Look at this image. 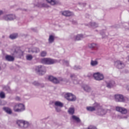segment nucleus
Instances as JSON below:
<instances>
[{
    "mask_svg": "<svg viewBox=\"0 0 129 129\" xmlns=\"http://www.w3.org/2000/svg\"><path fill=\"white\" fill-rule=\"evenodd\" d=\"M87 110H88V111H94L96 110V114L102 116L106 114L108 109H104L102 106H100L98 103H95L93 106L87 107Z\"/></svg>",
    "mask_w": 129,
    "mask_h": 129,
    "instance_id": "1",
    "label": "nucleus"
},
{
    "mask_svg": "<svg viewBox=\"0 0 129 129\" xmlns=\"http://www.w3.org/2000/svg\"><path fill=\"white\" fill-rule=\"evenodd\" d=\"M17 124L20 128L26 129L30 126V123L24 120H18L17 121Z\"/></svg>",
    "mask_w": 129,
    "mask_h": 129,
    "instance_id": "2",
    "label": "nucleus"
},
{
    "mask_svg": "<svg viewBox=\"0 0 129 129\" xmlns=\"http://www.w3.org/2000/svg\"><path fill=\"white\" fill-rule=\"evenodd\" d=\"M25 109V105L22 103L16 104L13 107V110L15 112H22Z\"/></svg>",
    "mask_w": 129,
    "mask_h": 129,
    "instance_id": "3",
    "label": "nucleus"
},
{
    "mask_svg": "<svg viewBox=\"0 0 129 129\" xmlns=\"http://www.w3.org/2000/svg\"><path fill=\"white\" fill-rule=\"evenodd\" d=\"M57 62H58L57 60L50 58H44L41 59V63L46 65H52V64H55V63H57Z\"/></svg>",
    "mask_w": 129,
    "mask_h": 129,
    "instance_id": "4",
    "label": "nucleus"
},
{
    "mask_svg": "<svg viewBox=\"0 0 129 129\" xmlns=\"http://www.w3.org/2000/svg\"><path fill=\"white\" fill-rule=\"evenodd\" d=\"M48 79L49 80V81L53 82V83H54L55 84H58V83L62 82V81L63 80L62 78H59L58 79H57L52 76H49Z\"/></svg>",
    "mask_w": 129,
    "mask_h": 129,
    "instance_id": "5",
    "label": "nucleus"
},
{
    "mask_svg": "<svg viewBox=\"0 0 129 129\" xmlns=\"http://www.w3.org/2000/svg\"><path fill=\"white\" fill-rule=\"evenodd\" d=\"M127 98L123 97L122 95L116 94L115 95V100L117 102H125Z\"/></svg>",
    "mask_w": 129,
    "mask_h": 129,
    "instance_id": "6",
    "label": "nucleus"
},
{
    "mask_svg": "<svg viewBox=\"0 0 129 129\" xmlns=\"http://www.w3.org/2000/svg\"><path fill=\"white\" fill-rule=\"evenodd\" d=\"M3 19L5 21H14L17 19V17L14 14H6L3 16Z\"/></svg>",
    "mask_w": 129,
    "mask_h": 129,
    "instance_id": "7",
    "label": "nucleus"
},
{
    "mask_svg": "<svg viewBox=\"0 0 129 129\" xmlns=\"http://www.w3.org/2000/svg\"><path fill=\"white\" fill-rule=\"evenodd\" d=\"M36 71L38 72L40 75H43L46 73V68L43 66H38L36 68Z\"/></svg>",
    "mask_w": 129,
    "mask_h": 129,
    "instance_id": "8",
    "label": "nucleus"
},
{
    "mask_svg": "<svg viewBox=\"0 0 129 129\" xmlns=\"http://www.w3.org/2000/svg\"><path fill=\"white\" fill-rule=\"evenodd\" d=\"M64 97L69 101H75L76 100V96L71 93H67L64 95Z\"/></svg>",
    "mask_w": 129,
    "mask_h": 129,
    "instance_id": "9",
    "label": "nucleus"
},
{
    "mask_svg": "<svg viewBox=\"0 0 129 129\" xmlns=\"http://www.w3.org/2000/svg\"><path fill=\"white\" fill-rule=\"evenodd\" d=\"M93 77L95 78V80H98L100 81V80H103L104 77L103 75L100 73H95L93 74Z\"/></svg>",
    "mask_w": 129,
    "mask_h": 129,
    "instance_id": "10",
    "label": "nucleus"
},
{
    "mask_svg": "<svg viewBox=\"0 0 129 129\" xmlns=\"http://www.w3.org/2000/svg\"><path fill=\"white\" fill-rule=\"evenodd\" d=\"M115 109L116 111L120 112L122 114H126L127 113V109L124 107L117 106L116 107Z\"/></svg>",
    "mask_w": 129,
    "mask_h": 129,
    "instance_id": "11",
    "label": "nucleus"
},
{
    "mask_svg": "<svg viewBox=\"0 0 129 129\" xmlns=\"http://www.w3.org/2000/svg\"><path fill=\"white\" fill-rule=\"evenodd\" d=\"M115 65L118 69H122L124 67V63L120 60H117L115 62Z\"/></svg>",
    "mask_w": 129,
    "mask_h": 129,
    "instance_id": "12",
    "label": "nucleus"
},
{
    "mask_svg": "<svg viewBox=\"0 0 129 129\" xmlns=\"http://www.w3.org/2000/svg\"><path fill=\"white\" fill-rule=\"evenodd\" d=\"M82 88L84 89L86 92H93V90L91 89V88L87 85H83L82 86Z\"/></svg>",
    "mask_w": 129,
    "mask_h": 129,
    "instance_id": "13",
    "label": "nucleus"
},
{
    "mask_svg": "<svg viewBox=\"0 0 129 129\" xmlns=\"http://www.w3.org/2000/svg\"><path fill=\"white\" fill-rule=\"evenodd\" d=\"M70 77L72 80H73L74 84H78L79 83L77 79V76H76L75 74H71Z\"/></svg>",
    "mask_w": 129,
    "mask_h": 129,
    "instance_id": "14",
    "label": "nucleus"
},
{
    "mask_svg": "<svg viewBox=\"0 0 129 129\" xmlns=\"http://www.w3.org/2000/svg\"><path fill=\"white\" fill-rule=\"evenodd\" d=\"M61 13V15H62V16H64V17H71V16H72L73 15V13H72V12L68 11H62Z\"/></svg>",
    "mask_w": 129,
    "mask_h": 129,
    "instance_id": "15",
    "label": "nucleus"
},
{
    "mask_svg": "<svg viewBox=\"0 0 129 129\" xmlns=\"http://www.w3.org/2000/svg\"><path fill=\"white\" fill-rule=\"evenodd\" d=\"M5 59L6 61H9V62H13V61H15V57L10 55H6Z\"/></svg>",
    "mask_w": 129,
    "mask_h": 129,
    "instance_id": "16",
    "label": "nucleus"
},
{
    "mask_svg": "<svg viewBox=\"0 0 129 129\" xmlns=\"http://www.w3.org/2000/svg\"><path fill=\"white\" fill-rule=\"evenodd\" d=\"M72 118L73 120H74V121H76L77 123H81V120L79 117H77V116L73 115L72 116Z\"/></svg>",
    "mask_w": 129,
    "mask_h": 129,
    "instance_id": "17",
    "label": "nucleus"
},
{
    "mask_svg": "<svg viewBox=\"0 0 129 129\" xmlns=\"http://www.w3.org/2000/svg\"><path fill=\"white\" fill-rule=\"evenodd\" d=\"M115 85V83L113 81H110V82L107 83V87L108 88H112L113 86Z\"/></svg>",
    "mask_w": 129,
    "mask_h": 129,
    "instance_id": "18",
    "label": "nucleus"
},
{
    "mask_svg": "<svg viewBox=\"0 0 129 129\" xmlns=\"http://www.w3.org/2000/svg\"><path fill=\"white\" fill-rule=\"evenodd\" d=\"M46 2L51 6H55L58 4V0H46Z\"/></svg>",
    "mask_w": 129,
    "mask_h": 129,
    "instance_id": "19",
    "label": "nucleus"
},
{
    "mask_svg": "<svg viewBox=\"0 0 129 129\" xmlns=\"http://www.w3.org/2000/svg\"><path fill=\"white\" fill-rule=\"evenodd\" d=\"M3 110H5L7 113L8 114H12L13 111H12V109L9 107H5L3 108Z\"/></svg>",
    "mask_w": 129,
    "mask_h": 129,
    "instance_id": "20",
    "label": "nucleus"
},
{
    "mask_svg": "<svg viewBox=\"0 0 129 129\" xmlns=\"http://www.w3.org/2000/svg\"><path fill=\"white\" fill-rule=\"evenodd\" d=\"M90 65L92 67H95V66H97L98 65V61L95 60H91L90 62Z\"/></svg>",
    "mask_w": 129,
    "mask_h": 129,
    "instance_id": "21",
    "label": "nucleus"
},
{
    "mask_svg": "<svg viewBox=\"0 0 129 129\" xmlns=\"http://www.w3.org/2000/svg\"><path fill=\"white\" fill-rule=\"evenodd\" d=\"M54 105L58 107H63V106H64V104L60 101H57L54 102Z\"/></svg>",
    "mask_w": 129,
    "mask_h": 129,
    "instance_id": "22",
    "label": "nucleus"
},
{
    "mask_svg": "<svg viewBox=\"0 0 129 129\" xmlns=\"http://www.w3.org/2000/svg\"><path fill=\"white\" fill-rule=\"evenodd\" d=\"M23 53L24 52H23V51L20 49H18V50L16 49L14 51V54H16L18 56H23Z\"/></svg>",
    "mask_w": 129,
    "mask_h": 129,
    "instance_id": "23",
    "label": "nucleus"
},
{
    "mask_svg": "<svg viewBox=\"0 0 129 129\" xmlns=\"http://www.w3.org/2000/svg\"><path fill=\"white\" fill-rule=\"evenodd\" d=\"M88 47L91 49H95V48H97V44L96 43H90L88 44Z\"/></svg>",
    "mask_w": 129,
    "mask_h": 129,
    "instance_id": "24",
    "label": "nucleus"
},
{
    "mask_svg": "<svg viewBox=\"0 0 129 129\" xmlns=\"http://www.w3.org/2000/svg\"><path fill=\"white\" fill-rule=\"evenodd\" d=\"M83 35L82 34H78L75 37V40L77 41H79L80 40H81V39H83Z\"/></svg>",
    "mask_w": 129,
    "mask_h": 129,
    "instance_id": "25",
    "label": "nucleus"
},
{
    "mask_svg": "<svg viewBox=\"0 0 129 129\" xmlns=\"http://www.w3.org/2000/svg\"><path fill=\"white\" fill-rule=\"evenodd\" d=\"M3 89L5 91H7L9 93H11L12 92V91L11 90V88L8 86L4 87Z\"/></svg>",
    "mask_w": 129,
    "mask_h": 129,
    "instance_id": "26",
    "label": "nucleus"
},
{
    "mask_svg": "<svg viewBox=\"0 0 129 129\" xmlns=\"http://www.w3.org/2000/svg\"><path fill=\"white\" fill-rule=\"evenodd\" d=\"M18 37L17 33H14L10 35V39H12V40H14L15 39H17V37Z\"/></svg>",
    "mask_w": 129,
    "mask_h": 129,
    "instance_id": "27",
    "label": "nucleus"
},
{
    "mask_svg": "<svg viewBox=\"0 0 129 129\" xmlns=\"http://www.w3.org/2000/svg\"><path fill=\"white\" fill-rule=\"evenodd\" d=\"M89 26H91L92 28H97V27H98V24L95 23V22H91L89 24Z\"/></svg>",
    "mask_w": 129,
    "mask_h": 129,
    "instance_id": "28",
    "label": "nucleus"
},
{
    "mask_svg": "<svg viewBox=\"0 0 129 129\" xmlns=\"http://www.w3.org/2000/svg\"><path fill=\"white\" fill-rule=\"evenodd\" d=\"M31 51L32 53H39V52H40V49L37 47H33Z\"/></svg>",
    "mask_w": 129,
    "mask_h": 129,
    "instance_id": "29",
    "label": "nucleus"
},
{
    "mask_svg": "<svg viewBox=\"0 0 129 129\" xmlns=\"http://www.w3.org/2000/svg\"><path fill=\"white\" fill-rule=\"evenodd\" d=\"M74 111H75V110H74V108L73 107L70 108L68 110V112L70 114H74Z\"/></svg>",
    "mask_w": 129,
    "mask_h": 129,
    "instance_id": "30",
    "label": "nucleus"
},
{
    "mask_svg": "<svg viewBox=\"0 0 129 129\" xmlns=\"http://www.w3.org/2000/svg\"><path fill=\"white\" fill-rule=\"evenodd\" d=\"M54 36L53 35H50L48 39L49 43H53L54 42Z\"/></svg>",
    "mask_w": 129,
    "mask_h": 129,
    "instance_id": "31",
    "label": "nucleus"
},
{
    "mask_svg": "<svg viewBox=\"0 0 129 129\" xmlns=\"http://www.w3.org/2000/svg\"><path fill=\"white\" fill-rule=\"evenodd\" d=\"M40 56L41 57H46L47 56V51L45 50L42 51L40 53Z\"/></svg>",
    "mask_w": 129,
    "mask_h": 129,
    "instance_id": "32",
    "label": "nucleus"
},
{
    "mask_svg": "<svg viewBox=\"0 0 129 129\" xmlns=\"http://www.w3.org/2000/svg\"><path fill=\"white\" fill-rule=\"evenodd\" d=\"M73 69H74V70H81V69H82V67L80 66H75Z\"/></svg>",
    "mask_w": 129,
    "mask_h": 129,
    "instance_id": "33",
    "label": "nucleus"
},
{
    "mask_svg": "<svg viewBox=\"0 0 129 129\" xmlns=\"http://www.w3.org/2000/svg\"><path fill=\"white\" fill-rule=\"evenodd\" d=\"M26 59L27 60H28L29 61H31L32 59H33V56L31 54H28L26 56Z\"/></svg>",
    "mask_w": 129,
    "mask_h": 129,
    "instance_id": "34",
    "label": "nucleus"
},
{
    "mask_svg": "<svg viewBox=\"0 0 129 129\" xmlns=\"http://www.w3.org/2000/svg\"><path fill=\"white\" fill-rule=\"evenodd\" d=\"M106 30H103L101 31L100 34L102 36H107V34L106 33Z\"/></svg>",
    "mask_w": 129,
    "mask_h": 129,
    "instance_id": "35",
    "label": "nucleus"
},
{
    "mask_svg": "<svg viewBox=\"0 0 129 129\" xmlns=\"http://www.w3.org/2000/svg\"><path fill=\"white\" fill-rule=\"evenodd\" d=\"M118 118H119L120 119L121 118L126 119L127 118V115H119L118 116Z\"/></svg>",
    "mask_w": 129,
    "mask_h": 129,
    "instance_id": "36",
    "label": "nucleus"
},
{
    "mask_svg": "<svg viewBox=\"0 0 129 129\" xmlns=\"http://www.w3.org/2000/svg\"><path fill=\"white\" fill-rule=\"evenodd\" d=\"M62 63L63 65H66V66H69V61L67 60H63Z\"/></svg>",
    "mask_w": 129,
    "mask_h": 129,
    "instance_id": "37",
    "label": "nucleus"
},
{
    "mask_svg": "<svg viewBox=\"0 0 129 129\" xmlns=\"http://www.w3.org/2000/svg\"><path fill=\"white\" fill-rule=\"evenodd\" d=\"M0 97H1V98H5L6 97L5 93H4L3 92H1L0 93Z\"/></svg>",
    "mask_w": 129,
    "mask_h": 129,
    "instance_id": "38",
    "label": "nucleus"
},
{
    "mask_svg": "<svg viewBox=\"0 0 129 129\" xmlns=\"http://www.w3.org/2000/svg\"><path fill=\"white\" fill-rule=\"evenodd\" d=\"M55 108L57 112H60V111H61V108H60L59 107L56 106Z\"/></svg>",
    "mask_w": 129,
    "mask_h": 129,
    "instance_id": "39",
    "label": "nucleus"
},
{
    "mask_svg": "<svg viewBox=\"0 0 129 129\" xmlns=\"http://www.w3.org/2000/svg\"><path fill=\"white\" fill-rule=\"evenodd\" d=\"M33 85H35V86H39L40 85V83L38 82H34L33 83Z\"/></svg>",
    "mask_w": 129,
    "mask_h": 129,
    "instance_id": "40",
    "label": "nucleus"
},
{
    "mask_svg": "<svg viewBox=\"0 0 129 129\" xmlns=\"http://www.w3.org/2000/svg\"><path fill=\"white\" fill-rule=\"evenodd\" d=\"M79 5L81 7H85V6H86V4L82 3H79Z\"/></svg>",
    "mask_w": 129,
    "mask_h": 129,
    "instance_id": "41",
    "label": "nucleus"
},
{
    "mask_svg": "<svg viewBox=\"0 0 129 129\" xmlns=\"http://www.w3.org/2000/svg\"><path fill=\"white\" fill-rule=\"evenodd\" d=\"M38 86H39V87H44L45 85H44V84H40L39 83V85Z\"/></svg>",
    "mask_w": 129,
    "mask_h": 129,
    "instance_id": "42",
    "label": "nucleus"
},
{
    "mask_svg": "<svg viewBox=\"0 0 129 129\" xmlns=\"http://www.w3.org/2000/svg\"><path fill=\"white\" fill-rule=\"evenodd\" d=\"M72 23H73L74 25H77V21L73 20V21H72Z\"/></svg>",
    "mask_w": 129,
    "mask_h": 129,
    "instance_id": "43",
    "label": "nucleus"
},
{
    "mask_svg": "<svg viewBox=\"0 0 129 129\" xmlns=\"http://www.w3.org/2000/svg\"><path fill=\"white\" fill-rule=\"evenodd\" d=\"M16 99V100H21V98H20V97H17Z\"/></svg>",
    "mask_w": 129,
    "mask_h": 129,
    "instance_id": "44",
    "label": "nucleus"
},
{
    "mask_svg": "<svg viewBox=\"0 0 129 129\" xmlns=\"http://www.w3.org/2000/svg\"><path fill=\"white\" fill-rule=\"evenodd\" d=\"M4 14V12H3V11L0 10V16L3 15Z\"/></svg>",
    "mask_w": 129,
    "mask_h": 129,
    "instance_id": "45",
    "label": "nucleus"
},
{
    "mask_svg": "<svg viewBox=\"0 0 129 129\" xmlns=\"http://www.w3.org/2000/svg\"><path fill=\"white\" fill-rule=\"evenodd\" d=\"M2 102H3L2 101V100H0V105L3 104Z\"/></svg>",
    "mask_w": 129,
    "mask_h": 129,
    "instance_id": "46",
    "label": "nucleus"
},
{
    "mask_svg": "<svg viewBox=\"0 0 129 129\" xmlns=\"http://www.w3.org/2000/svg\"><path fill=\"white\" fill-rule=\"evenodd\" d=\"M127 90H128V91H129V86H127Z\"/></svg>",
    "mask_w": 129,
    "mask_h": 129,
    "instance_id": "47",
    "label": "nucleus"
},
{
    "mask_svg": "<svg viewBox=\"0 0 129 129\" xmlns=\"http://www.w3.org/2000/svg\"><path fill=\"white\" fill-rule=\"evenodd\" d=\"M2 70V68H1V67H0V71Z\"/></svg>",
    "mask_w": 129,
    "mask_h": 129,
    "instance_id": "48",
    "label": "nucleus"
}]
</instances>
